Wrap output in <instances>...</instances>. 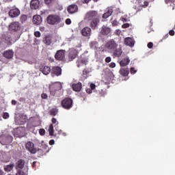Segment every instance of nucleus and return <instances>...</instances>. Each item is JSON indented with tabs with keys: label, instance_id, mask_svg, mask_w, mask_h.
Segmentation results:
<instances>
[{
	"label": "nucleus",
	"instance_id": "nucleus-1",
	"mask_svg": "<svg viewBox=\"0 0 175 175\" xmlns=\"http://www.w3.org/2000/svg\"><path fill=\"white\" fill-rule=\"evenodd\" d=\"M47 23L51 25L59 24V23H61V18L58 15H49L47 17Z\"/></svg>",
	"mask_w": 175,
	"mask_h": 175
},
{
	"label": "nucleus",
	"instance_id": "nucleus-2",
	"mask_svg": "<svg viewBox=\"0 0 175 175\" xmlns=\"http://www.w3.org/2000/svg\"><path fill=\"white\" fill-rule=\"evenodd\" d=\"M13 142V137L12 135H1L0 136V144L2 146H8Z\"/></svg>",
	"mask_w": 175,
	"mask_h": 175
},
{
	"label": "nucleus",
	"instance_id": "nucleus-3",
	"mask_svg": "<svg viewBox=\"0 0 175 175\" xmlns=\"http://www.w3.org/2000/svg\"><path fill=\"white\" fill-rule=\"evenodd\" d=\"M106 47L111 53H113L116 51V49L118 47V44H117L114 40H111L106 44Z\"/></svg>",
	"mask_w": 175,
	"mask_h": 175
},
{
	"label": "nucleus",
	"instance_id": "nucleus-4",
	"mask_svg": "<svg viewBox=\"0 0 175 175\" xmlns=\"http://www.w3.org/2000/svg\"><path fill=\"white\" fill-rule=\"evenodd\" d=\"M98 17V12L96 11H89L85 16L86 21H92Z\"/></svg>",
	"mask_w": 175,
	"mask_h": 175
},
{
	"label": "nucleus",
	"instance_id": "nucleus-5",
	"mask_svg": "<svg viewBox=\"0 0 175 175\" xmlns=\"http://www.w3.org/2000/svg\"><path fill=\"white\" fill-rule=\"evenodd\" d=\"M73 105V100L70 98H65L62 101V105L63 106L64 109H66L69 110L70 107H72Z\"/></svg>",
	"mask_w": 175,
	"mask_h": 175
},
{
	"label": "nucleus",
	"instance_id": "nucleus-6",
	"mask_svg": "<svg viewBox=\"0 0 175 175\" xmlns=\"http://www.w3.org/2000/svg\"><path fill=\"white\" fill-rule=\"evenodd\" d=\"M8 14L11 18H16L20 16L21 12L18 8H14L9 11Z\"/></svg>",
	"mask_w": 175,
	"mask_h": 175
},
{
	"label": "nucleus",
	"instance_id": "nucleus-7",
	"mask_svg": "<svg viewBox=\"0 0 175 175\" xmlns=\"http://www.w3.org/2000/svg\"><path fill=\"white\" fill-rule=\"evenodd\" d=\"M65 50H59L56 52L55 55V58L57 61H63V59H65Z\"/></svg>",
	"mask_w": 175,
	"mask_h": 175
},
{
	"label": "nucleus",
	"instance_id": "nucleus-8",
	"mask_svg": "<svg viewBox=\"0 0 175 175\" xmlns=\"http://www.w3.org/2000/svg\"><path fill=\"white\" fill-rule=\"evenodd\" d=\"M25 147L27 151H29L31 154H36V148H35V144H33V142H27Z\"/></svg>",
	"mask_w": 175,
	"mask_h": 175
},
{
	"label": "nucleus",
	"instance_id": "nucleus-9",
	"mask_svg": "<svg viewBox=\"0 0 175 175\" xmlns=\"http://www.w3.org/2000/svg\"><path fill=\"white\" fill-rule=\"evenodd\" d=\"M20 28H21V25L18 22H13L9 25L10 31H15L16 32V31H20Z\"/></svg>",
	"mask_w": 175,
	"mask_h": 175
},
{
	"label": "nucleus",
	"instance_id": "nucleus-10",
	"mask_svg": "<svg viewBox=\"0 0 175 175\" xmlns=\"http://www.w3.org/2000/svg\"><path fill=\"white\" fill-rule=\"evenodd\" d=\"M110 32H111V29L107 26L103 25L100 28V35H103V36H107Z\"/></svg>",
	"mask_w": 175,
	"mask_h": 175
},
{
	"label": "nucleus",
	"instance_id": "nucleus-11",
	"mask_svg": "<svg viewBox=\"0 0 175 175\" xmlns=\"http://www.w3.org/2000/svg\"><path fill=\"white\" fill-rule=\"evenodd\" d=\"M62 73V69H61L59 66H55L52 68V70H51L52 77H54V76H61Z\"/></svg>",
	"mask_w": 175,
	"mask_h": 175
},
{
	"label": "nucleus",
	"instance_id": "nucleus-12",
	"mask_svg": "<svg viewBox=\"0 0 175 175\" xmlns=\"http://www.w3.org/2000/svg\"><path fill=\"white\" fill-rule=\"evenodd\" d=\"M30 8L33 10H38L40 8V1L39 0H32L30 3Z\"/></svg>",
	"mask_w": 175,
	"mask_h": 175
},
{
	"label": "nucleus",
	"instance_id": "nucleus-13",
	"mask_svg": "<svg viewBox=\"0 0 175 175\" xmlns=\"http://www.w3.org/2000/svg\"><path fill=\"white\" fill-rule=\"evenodd\" d=\"M79 52L75 49H70L69 50V54H68V58L69 59H71V61H73L76 57H77V54Z\"/></svg>",
	"mask_w": 175,
	"mask_h": 175
},
{
	"label": "nucleus",
	"instance_id": "nucleus-14",
	"mask_svg": "<svg viewBox=\"0 0 175 175\" xmlns=\"http://www.w3.org/2000/svg\"><path fill=\"white\" fill-rule=\"evenodd\" d=\"M40 71L42 72L43 75H45V76H47V75H49L50 72H51V68L47 66H40Z\"/></svg>",
	"mask_w": 175,
	"mask_h": 175
},
{
	"label": "nucleus",
	"instance_id": "nucleus-15",
	"mask_svg": "<svg viewBox=\"0 0 175 175\" xmlns=\"http://www.w3.org/2000/svg\"><path fill=\"white\" fill-rule=\"evenodd\" d=\"M81 34L83 36L90 38L91 36V28L86 27L81 30Z\"/></svg>",
	"mask_w": 175,
	"mask_h": 175
},
{
	"label": "nucleus",
	"instance_id": "nucleus-16",
	"mask_svg": "<svg viewBox=\"0 0 175 175\" xmlns=\"http://www.w3.org/2000/svg\"><path fill=\"white\" fill-rule=\"evenodd\" d=\"M25 165V161L23 159H21L18 161L16 163V170H21L24 167Z\"/></svg>",
	"mask_w": 175,
	"mask_h": 175
},
{
	"label": "nucleus",
	"instance_id": "nucleus-17",
	"mask_svg": "<svg viewBox=\"0 0 175 175\" xmlns=\"http://www.w3.org/2000/svg\"><path fill=\"white\" fill-rule=\"evenodd\" d=\"M78 9L79 8H78L77 5L73 4V5L68 6L67 10H68V13H70V14H73V13H76L77 12Z\"/></svg>",
	"mask_w": 175,
	"mask_h": 175
},
{
	"label": "nucleus",
	"instance_id": "nucleus-18",
	"mask_svg": "<svg viewBox=\"0 0 175 175\" xmlns=\"http://www.w3.org/2000/svg\"><path fill=\"white\" fill-rule=\"evenodd\" d=\"M13 55H14V52H13V51L12 50L5 51L3 53V57H5V58H7L8 59L13 58Z\"/></svg>",
	"mask_w": 175,
	"mask_h": 175
},
{
	"label": "nucleus",
	"instance_id": "nucleus-19",
	"mask_svg": "<svg viewBox=\"0 0 175 175\" xmlns=\"http://www.w3.org/2000/svg\"><path fill=\"white\" fill-rule=\"evenodd\" d=\"M124 44L130 47H133L135 46V41L131 38L128 37L124 39Z\"/></svg>",
	"mask_w": 175,
	"mask_h": 175
},
{
	"label": "nucleus",
	"instance_id": "nucleus-20",
	"mask_svg": "<svg viewBox=\"0 0 175 175\" xmlns=\"http://www.w3.org/2000/svg\"><path fill=\"white\" fill-rule=\"evenodd\" d=\"M33 23L36 25H39V24H42V16L40 15H34L33 17Z\"/></svg>",
	"mask_w": 175,
	"mask_h": 175
},
{
	"label": "nucleus",
	"instance_id": "nucleus-21",
	"mask_svg": "<svg viewBox=\"0 0 175 175\" xmlns=\"http://www.w3.org/2000/svg\"><path fill=\"white\" fill-rule=\"evenodd\" d=\"M81 88H82L81 83L72 84V89L76 92H79L81 91Z\"/></svg>",
	"mask_w": 175,
	"mask_h": 175
},
{
	"label": "nucleus",
	"instance_id": "nucleus-22",
	"mask_svg": "<svg viewBox=\"0 0 175 175\" xmlns=\"http://www.w3.org/2000/svg\"><path fill=\"white\" fill-rule=\"evenodd\" d=\"M43 43L46 44V46H50L52 43L51 41V37L50 36H46L43 40H42Z\"/></svg>",
	"mask_w": 175,
	"mask_h": 175
},
{
	"label": "nucleus",
	"instance_id": "nucleus-23",
	"mask_svg": "<svg viewBox=\"0 0 175 175\" xmlns=\"http://www.w3.org/2000/svg\"><path fill=\"white\" fill-rule=\"evenodd\" d=\"M98 24H99V18H98V17H97V18L92 20L90 26L93 29H95V28H96V27H98Z\"/></svg>",
	"mask_w": 175,
	"mask_h": 175
},
{
	"label": "nucleus",
	"instance_id": "nucleus-24",
	"mask_svg": "<svg viewBox=\"0 0 175 175\" xmlns=\"http://www.w3.org/2000/svg\"><path fill=\"white\" fill-rule=\"evenodd\" d=\"M98 42L96 41H92L90 43V48L92 49V50H94V51H96V50H98Z\"/></svg>",
	"mask_w": 175,
	"mask_h": 175
},
{
	"label": "nucleus",
	"instance_id": "nucleus-25",
	"mask_svg": "<svg viewBox=\"0 0 175 175\" xmlns=\"http://www.w3.org/2000/svg\"><path fill=\"white\" fill-rule=\"evenodd\" d=\"M129 62H131L129 57H125L120 61V66H126V65H129Z\"/></svg>",
	"mask_w": 175,
	"mask_h": 175
},
{
	"label": "nucleus",
	"instance_id": "nucleus-26",
	"mask_svg": "<svg viewBox=\"0 0 175 175\" xmlns=\"http://www.w3.org/2000/svg\"><path fill=\"white\" fill-rule=\"evenodd\" d=\"M120 73L122 76H128V75H129V69L126 68H122L120 70Z\"/></svg>",
	"mask_w": 175,
	"mask_h": 175
},
{
	"label": "nucleus",
	"instance_id": "nucleus-27",
	"mask_svg": "<svg viewBox=\"0 0 175 175\" xmlns=\"http://www.w3.org/2000/svg\"><path fill=\"white\" fill-rule=\"evenodd\" d=\"M121 54H122V50H121V47L116 48L113 51V55L115 57H121Z\"/></svg>",
	"mask_w": 175,
	"mask_h": 175
},
{
	"label": "nucleus",
	"instance_id": "nucleus-28",
	"mask_svg": "<svg viewBox=\"0 0 175 175\" xmlns=\"http://www.w3.org/2000/svg\"><path fill=\"white\" fill-rule=\"evenodd\" d=\"M113 14V9L109 8L107 12L103 15V18H109Z\"/></svg>",
	"mask_w": 175,
	"mask_h": 175
},
{
	"label": "nucleus",
	"instance_id": "nucleus-29",
	"mask_svg": "<svg viewBox=\"0 0 175 175\" xmlns=\"http://www.w3.org/2000/svg\"><path fill=\"white\" fill-rule=\"evenodd\" d=\"M14 167V163H11L10 165H4L5 172H12Z\"/></svg>",
	"mask_w": 175,
	"mask_h": 175
},
{
	"label": "nucleus",
	"instance_id": "nucleus-30",
	"mask_svg": "<svg viewBox=\"0 0 175 175\" xmlns=\"http://www.w3.org/2000/svg\"><path fill=\"white\" fill-rule=\"evenodd\" d=\"M49 133L50 136H53V135H54V127L53 126V124L49 125Z\"/></svg>",
	"mask_w": 175,
	"mask_h": 175
},
{
	"label": "nucleus",
	"instance_id": "nucleus-31",
	"mask_svg": "<svg viewBox=\"0 0 175 175\" xmlns=\"http://www.w3.org/2000/svg\"><path fill=\"white\" fill-rule=\"evenodd\" d=\"M51 116H57L58 114V109L53 108L50 111Z\"/></svg>",
	"mask_w": 175,
	"mask_h": 175
},
{
	"label": "nucleus",
	"instance_id": "nucleus-32",
	"mask_svg": "<svg viewBox=\"0 0 175 175\" xmlns=\"http://www.w3.org/2000/svg\"><path fill=\"white\" fill-rule=\"evenodd\" d=\"M53 87H58L55 89V91H57V90H61V88H62V85H61V83H57L53 85Z\"/></svg>",
	"mask_w": 175,
	"mask_h": 175
},
{
	"label": "nucleus",
	"instance_id": "nucleus-33",
	"mask_svg": "<svg viewBox=\"0 0 175 175\" xmlns=\"http://www.w3.org/2000/svg\"><path fill=\"white\" fill-rule=\"evenodd\" d=\"M16 175H27V173L24 172L22 170H18Z\"/></svg>",
	"mask_w": 175,
	"mask_h": 175
},
{
	"label": "nucleus",
	"instance_id": "nucleus-34",
	"mask_svg": "<svg viewBox=\"0 0 175 175\" xmlns=\"http://www.w3.org/2000/svg\"><path fill=\"white\" fill-rule=\"evenodd\" d=\"M148 4H149L148 1H144L143 3H141V6L142 8H147V6H148Z\"/></svg>",
	"mask_w": 175,
	"mask_h": 175
},
{
	"label": "nucleus",
	"instance_id": "nucleus-35",
	"mask_svg": "<svg viewBox=\"0 0 175 175\" xmlns=\"http://www.w3.org/2000/svg\"><path fill=\"white\" fill-rule=\"evenodd\" d=\"M91 71H90L88 69L85 68L83 71V76H87V75H88V73H90Z\"/></svg>",
	"mask_w": 175,
	"mask_h": 175
},
{
	"label": "nucleus",
	"instance_id": "nucleus-36",
	"mask_svg": "<svg viewBox=\"0 0 175 175\" xmlns=\"http://www.w3.org/2000/svg\"><path fill=\"white\" fill-rule=\"evenodd\" d=\"M10 116H9V113L5 112L3 113V118H4V120H8V118H9Z\"/></svg>",
	"mask_w": 175,
	"mask_h": 175
},
{
	"label": "nucleus",
	"instance_id": "nucleus-37",
	"mask_svg": "<svg viewBox=\"0 0 175 175\" xmlns=\"http://www.w3.org/2000/svg\"><path fill=\"white\" fill-rule=\"evenodd\" d=\"M39 132H40V135H41L42 136H43L44 133H46V131H44V129H40Z\"/></svg>",
	"mask_w": 175,
	"mask_h": 175
},
{
	"label": "nucleus",
	"instance_id": "nucleus-38",
	"mask_svg": "<svg viewBox=\"0 0 175 175\" xmlns=\"http://www.w3.org/2000/svg\"><path fill=\"white\" fill-rule=\"evenodd\" d=\"M34 35L36 38H40V31H36L34 33Z\"/></svg>",
	"mask_w": 175,
	"mask_h": 175
},
{
	"label": "nucleus",
	"instance_id": "nucleus-39",
	"mask_svg": "<svg viewBox=\"0 0 175 175\" xmlns=\"http://www.w3.org/2000/svg\"><path fill=\"white\" fill-rule=\"evenodd\" d=\"M136 72H137V70H135V68L132 67V68H131V73L132 75H135V73H136Z\"/></svg>",
	"mask_w": 175,
	"mask_h": 175
},
{
	"label": "nucleus",
	"instance_id": "nucleus-40",
	"mask_svg": "<svg viewBox=\"0 0 175 175\" xmlns=\"http://www.w3.org/2000/svg\"><path fill=\"white\" fill-rule=\"evenodd\" d=\"M72 21L70 20V18H67L66 20V24H67V25H69L70 24H71Z\"/></svg>",
	"mask_w": 175,
	"mask_h": 175
},
{
	"label": "nucleus",
	"instance_id": "nucleus-41",
	"mask_svg": "<svg viewBox=\"0 0 175 175\" xmlns=\"http://www.w3.org/2000/svg\"><path fill=\"white\" fill-rule=\"evenodd\" d=\"M105 62H107V63L111 62V57H106L105 58Z\"/></svg>",
	"mask_w": 175,
	"mask_h": 175
},
{
	"label": "nucleus",
	"instance_id": "nucleus-42",
	"mask_svg": "<svg viewBox=\"0 0 175 175\" xmlns=\"http://www.w3.org/2000/svg\"><path fill=\"white\" fill-rule=\"evenodd\" d=\"M122 28H129V23H124L122 25Z\"/></svg>",
	"mask_w": 175,
	"mask_h": 175
},
{
	"label": "nucleus",
	"instance_id": "nucleus-43",
	"mask_svg": "<svg viewBox=\"0 0 175 175\" xmlns=\"http://www.w3.org/2000/svg\"><path fill=\"white\" fill-rule=\"evenodd\" d=\"M53 1L54 0H44V3H46V5H50V3L53 2Z\"/></svg>",
	"mask_w": 175,
	"mask_h": 175
},
{
	"label": "nucleus",
	"instance_id": "nucleus-44",
	"mask_svg": "<svg viewBox=\"0 0 175 175\" xmlns=\"http://www.w3.org/2000/svg\"><path fill=\"white\" fill-rule=\"evenodd\" d=\"M21 20H22L23 21H26V20H27V15H23V16H21Z\"/></svg>",
	"mask_w": 175,
	"mask_h": 175
},
{
	"label": "nucleus",
	"instance_id": "nucleus-45",
	"mask_svg": "<svg viewBox=\"0 0 175 175\" xmlns=\"http://www.w3.org/2000/svg\"><path fill=\"white\" fill-rule=\"evenodd\" d=\"M152 46H154V44H152V42H149L148 44V49H152Z\"/></svg>",
	"mask_w": 175,
	"mask_h": 175
},
{
	"label": "nucleus",
	"instance_id": "nucleus-46",
	"mask_svg": "<svg viewBox=\"0 0 175 175\" xmlns=\"http://www.w3.org/2000/svg\"><path fill=\"white\" fill-rule=\"evenodd\" d=\"M41 97H42V99H47V94H42L41 95Z\"/></svg>",
	"mask_w": 175,
	"mask_h": 175
},
{
	"label": "nucleus",
	"instance_id": "nucleus-47",
	"mask_svg": "<svg viewBox=\"0 0 175 175\" xmlns=\"http://www.w3.org/2000/svg\"><path fill=\"white\" fill-rule=\"evenodd\" d=\"M96 85L94 83L90 84V88L91 90H95Z\"/></svg>",
	"mask_w": 175,
	"mask_h": 175
},
{
	"label": "nucleus",
	"instance_id": "nucleus-48",
	"mask_svg": "<svg viewBox=\"0 0 175 175\" xmlns=\"http://www.w3.org/2000/svg\"><path fill=\"white\" fill-rule=\"evenodd\" d=\"M169 33L171 36H174V30H170Z\"/></svg>",
	"mask_w": 175,
	"mask_h": 175
},
{
	"label": "nucleus",
	"instance_id": "nucleus-49",
	"mask_svg": "<svg viewBox=\"0 0 175 175\" xmlns=\"http://www.w3.org/2000/svg\"><path fill=\"white\" fill-rule=\"evenodd\" d=\"M110 68H116V63L112 62L109 65Z\"/></svg>",
	"mask_w": 175,
	"mask_h": 175
},
{
	"label": "nucleus",
	"instance_id": "nucleus-50",
	"mask_svg": "<svg viewBox=\"0 0 175 175\" xmlns=\"http://www.w3.org/2000/svg\"><path fill=\"white\" fill-rule=\"evenodd\" d=\"M87 94H92V90L91 89H87L86 90Z\"/></svg>",
	"mask_w": 175,
	"mask_h": 175
},
{
	"label": "nucleus",
	"instance_id": "nucleus-51",
	"mask_svg": "<svg viewBox=\"0 0 175 175\" xmlns=\"http://www.w3.org/2000/svg\"><path fill=\"white\" fill-rule=\"evenodd\" d=\"M120 33H121V30L117 29V30L116 31V35H120Z\"/></svg>",
	"mask_w": 175,
	"mask_h": 175
},
{
	"label": "nucleus",
	"instance_id": "nucleus-52",
	"mask_svg": "<svg viewBox=\"0 0 175 175\" xmlns=\"http://www.w3.org/2000/svg\"><path fill=\"white\" fill-rule=\"evenodd\" d=\"M54 143H55V142L54 141V139H51L50 142H49V144L51 146H53V144H54Z\"/></svg>",
	"mask_w": 175,
	"mask_h": 175
},
{
	"label": "nucleus",
	"instance_id": "nucleus-53",
	"mask_svg": "<svg viewBox=\"0 0 175 175\" xmlns=\"http://www.w3.org/2000/svg\"><path fill=\"white\" fill-rule=\"evenodd\" d=\"M117 24H118L117 21H112V25L116 26V25H117Z\"/></svg>",
	"mask_w": 175,
	"mask_h": 175
},
{
	"label": "nucleus",
	"instance_id": "nucleus-54",
	"mask_svg": "<svg viewBox=\"0 0 175 175\" xmlns=\"http://www.w3.org/2000/svg\"><path fill=\"white\" fill-rule=\"evenodd\" d=\"M51 122H52V124H55L57 122V119L53 118H52Z\"/></svg>",
	"mask_w": 175,
	"mask_h": 175
},
{
	"label": "nucleus",
	"instance_id": "nucleus-55",
	"mask_svg": "<svg viewBox=\"0 0 175 175\" xmlns=\"http://www.w3.org/2000/svg\"><path fill=\"white\" fill-rule=\"evenodd\" d=\"M91 0H84L83 3H89Z\"/></svg>",
	"mask_w": 175,
	"mask_h": 175
},
{
	"label": "nucleus",
	"instance_id": "nucleus-56",
	"mask_svg": "<svg viewBox=\"0 0 175 175\" xmlns=\"http://www.w3.org/2000/svg\"><path fill=\"white\" fill-rule=\"evenodd\" d=\"M174 2V0H165V3H169V1Z\"/></svg>",
	"mask_w": 175,
	"mask_h": 175
},
{
	"label": "nucleus",
	"instance_id": "nucleus-57",
	"mask_svg": "<svg viewBox=\"0 0 175 175\" xmlns=\"http://www.w3.org/2000/svg\"><path fill=\"white\" fill-rule=\"evenodd\" d=\"M35 165H36V161L33 162L32 167H35Z\"/></svg>",
	"mask_w": 175,
	"mask_h": 175
},
{
	"label": "nucleus",
	"instance_id": "nucleus-58",
	"mask_svg": "<svg viewBox=\"0 0 175 175\" xmlns=\"http://www.w3.org/2000/svg\"><path fill=\"white\" fill-rule=\"evenodd\" d=\"M4 173H3V171L2 170H0V175H3Z\"/></svg>",
	"mask_w": 175,
	"mask_h": 175
},
{
	"label": "nucleus",
	"instance_id": "nucleus-59",
	"mask_svg": "<svg viewBox=\"0 0 175 175\" xmlns=\"http://www.w3.org/2000/svg\"><path fill=\"white\" fill-rule=\"evenodd\" d=\"M16 100H12V105H16Z\"/></svg>",
	"mask_w": 175,
	"mask_h": 175
},
{
	"label": "nucleus",
	"instance_id": "nucleus-60",
	"mask_svg": "<svg viewBox=\"0 0 175 175\" xmlns=\"http://www.w3.org/2000/svg\"><path fill=\"white\" fill-rule=\"evenodd\" d=\"M53 88V86H50L49 87V90H50V91H51V89Z\"/></svg>",
	"mask_w": 175,
	"mask_h": 175
},
{
	"label": "nucleus",
	"instance_id": "nucleus-61",
	"mask_svg": "<svg viewBox=\"0 0 175 175\" xmlns=\"http://www.w3.org/2000/svg\"><path fill=\"white\" fill-rule=\"evenodd\" d=\"M9 42H10V37H8V40Z\"/></svg>",
	"mask_w": 175,
	"mask_h": 175
},
{
	"label": "nucleus",
	"instance_id": "nucleus-62",
	"mask_svg": "<svg viewBox=\"0 0 175 175\" xmlns=\"http://www.w3.org/2000/svg\"><path fill=\"white\" fill-rule=\"evenodd\" d=\"M93 1H94V2H98V0H93Z\"/></svg>",
	"mask_w": 175,
	"mask_h": 175
},
{
	"label": "nucleus",
	"instance_id": "nucleus-63",
	"mask_svg": "<svg viewBox=\"0 0 175 175\" xmlns=\"http://www.w3.org/2000/svg\"><path fill=\"white\" fill-rule=\"evenodd\" d=\"M38 146H39V147H42V146H43V145H41V146H40V145H38Z\"/></svg>",
	"mask_w": 175,
	"mask_h": 175
},
{
	"label": "nucleus",
	"instance_id": "nucleus-64",
	"mask_svg": "<svg viewBox=\"0 0 175 175\" xmlns=\"http://www.w3.org/2000/svg\"><path fill=\"white\" fill-rule=\"evenodd\" d=\"M1 70H2V68H0V72H1Z\"/></svg>",
	"mask_w": 175,
	"mask_h": 175
}]
</instances>
